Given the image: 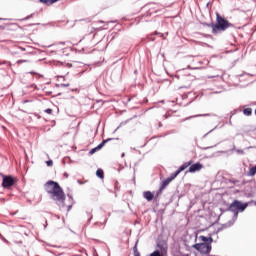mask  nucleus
<instances>
[{"label": "nucleus", "instance_id": "31", "mask_svg": "<svg viewBox=\"0 0 256 256\" xmlns=\"http://www.w3.org/2000/svg\"><path fill=\"white\" fill-rule=\"evenodd\" d=\"M68 209H71V205H70V206H68Z\"/></svg>", "mask_w": 256, "mask_h": 256}, {"label": "nucleus", "instance_id": "11", "mask_svg": "<svg viewBox=\"0 0 256 256\" xmlns=\"http://www.w3.org/2000/svg\"><path fill=\"white\" fill-rule=\"evenodd\" d=\"M199 239L200 241H203V243H208L210 245L213 243L212 237L200 236Z\"/></svg>", "mask_w": 256, "mask_h": 256}, {"label": "nucleus", "instance_id": "30", "mask_svg": "<svg viewBox=\"0 0 256 256\" xmlns=\"http://www.w3.org/2000/svg\"><path fill=\"white\" fill-rule=\"evenodd\" d=\"M122 157H125V153L122 154Z\"/></svg>", "mask_w": 256, "mask_h": 256}, {"label": "nucleus", "instance_id": "26", "mask_svg": "<svg viewBox=\"0 0 256 256\" xmlns=\"http://www.w3.org/2000/svg\"><path fill=\"white\" fill-rule=\"evenodd\" d=\"M247 149H256V147L255 146H250Z\"/></svg>", "mask_w": 256, "mask_h": 256}, {"label": "nucleus", "instance_id": "20", "mask_svg": "<svg viewBox=\"0 0 256 256\" xmlns=\"http://www.w3.org/2000/svg\"><path fill=\"white\" fill-rule=\"evenodd\" d=\"M45 113H47L48 115H51V113H53V110L51 108H48L45 110Z\"/></svg>", "mask_w": 256, "mask_h": 256}, {"label": "nucleus", "instance_id": "24", "mask_svg": "<svg viewBox=\"0 0 256 256\" xmlns=\"http://www.w3.org/2000/svg\"><path fill=\"white\" fill-rule=\"evenodd\" d=\"M134 256H141V253L139 251L134 252Z\"/></svg>", "mask_w": 256, "mask_h": 256}, {"label": "nucleus", "instance_id": "29", "mask_svg": "<svg viewBox=\"0 0 256 256\" xmlns=\"http://www.w3.org/2000/svg\"><path fill=\"white\" fill-rule=\"evenodd\" d=\"M203 116H204V115H201V114H200V115H197V116H194V117H203Z\"/></svg>", "mask_w": 256, "mask_h": 256}, {"label": "nucleus", "instance_id": "6", "mask_svg": "<svg viewBox=\"0 0 256 256\" xmlns=\"http://www.w3.org/2000/svg\"><path fill=\"white\" fill-rule=\"evenodd\" d=\"M15 185V178L13 176H3L2 187L4 189H10Z\"/></svg>", "mask_w": 256, "mask_h": 256}, {"label": "nucleus", "instance_id": "28", "mask_svg": "<svg viewBox=\"0 0 256 256\" xmlns=\"http://www.w3.org/2000/svg\"><path fill=\"white\" fill-rule=\"evenodd\" d=\"M237 153L243 154V150H237Z\"/></svg>", "mask_w": 256, "mask_h": 256}, {"label": "nucleus", "instance_id": "27", "mask_svg": "<svg viewBox=\"0 0 256 256\" xmlns=\"http://www.w3.org/2000/svg\"><path fill=\"white\" fill-rule=\"evenodd\" d=\"M0 238L3 239V241H7L1 234H0Z\"/></svg>", "mask_w": 256, "mask_h": 256}, {"label": "nucleus", "instance_id": "9", "mask_svg": "<svg viewBox=\"0 0 256 256\" xmlns=\"http://www.w3.org/2000/svg\"><path fill=\"white\" fill-rule=\"evenodd\" d=\"M143 197L148 201H153V197H155V195L151 191H146L143 193Z\"/></svg>", "mask_w": 256, "mask_h": 256}, {"label": "nucleus", "instance_id": "16", "mask_svg": "<svg viewBox=\"0 0 256 256\" xmlns=\"http://www.w3.org/2000/svg\"><path fill=\"white\" fill-rule=\"evenodd\" d=\"M97 151H99V150L97 149V147L92 148V149L90 150L89 154H90V155H94V153H97Z\"/></svg>", "mask_w": 256, "mask_h": 256}, {"label": "nucleus", "instance_id": "32", "mask_svg": "<svg viewBox=\"0 0 256 256\" xmlns=\"http://www.w3.org/2000/svg\"><path fill=\"white\" fill-rule=\"evenodd\" d=\"M70 197V199H73V197L72 196H69Z\"/></svg>", "mask_w": 256, "mask_h": 256}, {"label": "nucleus", "instance_id": "19", "mask_svg": "<svg viewBox=\"0 0 256 256\" xmlns=\"http://www.w3.org/2000/svg\"><path fill=\"white\" fill-rule=\"evenodd\" d=\"M87 215H88V217H90L88 219V222L91 223V219H93V214H91V212H87Z\"/></svg>", "mask_w": 256, "mask_h": 256}, {"label": "nucleus", "instance_id": "8", "mask_svg": "<svg viewBox=\"0 0 256 256\" xmlns=\"http://www.w3.org/2000/svg\"><path fill=\"white\" fill-rule=\"evenodd\" d=\"M192 161L189 162H185L182 166L179 167V169L176 171L178 174L181 173L182 171H185L187 169V167H190V165L192 164Z\"/></svg>", "mask_w": 256, "mask_h": 256}, {"label": "nucleus", "instance_id": "2", "mask_svg": "<svg viewBox=\"0 0 256 256\" xmlns=\"http://www.w3.org/2000/svg\"><path fill=\"white\" fill-rule=\"evenodd\" d=\"M216 24H209V27L212 28V33L215 35L218 31H227L229 27H233V24L229 23L225 18L221 17V15H216Z\"/></svg>", "mask_w": 256, "mask_h": 256}, {"label": "nucleus", "instance_id": "12", "mask_svg": "<svg viewBox=\"0 0 256 256\" xmlns=\"http://www.w3.org/2000/svg\"><path fill=\"white\" fill-rule=\"evenodd\" d=\"M171 181H173V180H171L170 178H167L166 180H164L160 187L159 193H161V191H163V189H165V187H167V185H169V183H171Z\"/></svg>", "mask_w": 256, "mask_h": 256}, {"label": "nucleus", "instance_id": "1", "mask_svg": "<svg viewBox=\"0 0 256 256\" xmlns=\"http://www.w3.org/2000/svg\"><path fill=\"white\" fill-rule=\"evenodd\" d=\"M45 189L56 203H65V192H63L59 183L50 180L45 184Z\"/></svg>", "mask_w": 256, "mask_h": 256}, {"label": "nucleus", "instance_id": "22", "mask_svg": "<svg viewBox=\"0 0 256 256\" xmlns=\"http://www.w3.org/2000/svg\"><path fill=\"white\" fill-rule=\"evenodd\" d=\"M31 17H33V14L27 16L26 18H24V21H29V19H31Z\"/></svg>", "mask_w": 256, "mask_h": 256}, {"label": "nucleus", "instance_id": "3", "mask_svg": "<svg viewBox=\"0 0 256 256\" xmlns=\"http://www.w3.org/2000/svg\"><path fill=\"white\" fill-rule=\"evenodd\" d=\"M247 209V204L242 203L239 200H235L232 204L229 206V211L231 213H234V220L232 222H229L228 224H224V227H231L233 223H235L237 217L239 216V211H244Z\"/></svg>", "mask_w": 256, "mask_h": 256}, {"label": "nucleus", "instance_id": "5", "mask_svg": "<svg viewBox=\"0 0 256 256\" xmlns=\"http://www.w3.org/2000/svg\"><path fill=\"white\" fill-rule=\"evenodd\" d=\"M157 250L159 251V253H161L162 255L167 256V251H169V245L167 244V241L165 240H160L157 242L156 244Z\"/></svg>", "mask_w": 256, "mask_h": 256}, {"label": "nucleus", "instance_id": "14", "mask_svg": "<svg viewBox=\"0 0 256 256\" xmlns=\"http://www.w3.org/2000/svg\"><path fill=\"white\" fill-rule=\"evenodd\" d=\"M243 114L246 115V117H250V115L253 114V109H251V108H245V109L243 110Z\"/></svg>", "mask_w": 256, "mask_h": 256}, {"label": "nucleus", "instance_id": "23", "mask_svg": "<svg viewBox=\"0 0 256 256\" xmlns=\"http://www.w3.org/2000/svg\"><path fill=\"white\" fill-rule=\"evenodd\" d=\"M17 63L21 65V63H27V60H18Z\"/></svg>", "mask_w": 256, "mask_h": 256}, {"label": "nucleus", "instance_id": "17", "mask_svg": "<svg viewBox=\"0 0 256 256\" xmlns=\"http://www.w3.org/2000/svg\"><path fill=\"white\" fill-rule=\"evenodd\" d=\"M177 175H179V173H177V171H176L175 173H173V174L171 175V177H168V178H170L171 181H173V179H175V178L177 177Z\"/></svg>", "mask_w": 256, "mask_h": 256}, {"label": "nucleus", "instance_id": "15", "mask_svg": "<svg viewBox=\"0 0 256 256\" xmlns=\"http://www.w3.org/2000/svg\"><path fill=\"white\" fill-rule=\"evenodd\" d=\"M96 175H97V177H99V179H103V177H104V172H103V170H102V169H98V170L96 171Z\"/></svg>", "mask_w": 256, "mask_h": 256}, {"label": "nucleus", "instance_id": "18", "mask_svg": "<svg viewBox=\"0 0 256 256\" xmlns=\"http://www.w3.org/2000/svg\"><path fill=\"white\" fill-rule=\"evenodd\" d=\"M46 165H47L48 167H53V160H48V161H46Z\"/></svg>", "mask_w": 256, "mask_h": 256}, {"label": "nucleus", "instance_id": "33", "mask_svg": "<svg viewBox=\"0 0 256 256\" xmlns=\"http://www.w3.org/2000/svg\"><path fill=\"white\" fill-rule=\"evenodd\" d=\"M254 105H256V102L254 103Z\"/></svg>", "mask_w": 256, "mask_h": 256}, {"label": "nucleus", "instance_id": "25", "mask_svg": "<svg viewBox=\"0 0 256 256\" xmlns=\"http://www.w3.org/2000/svg\"><path fill=\"white\" fill-rule=\"evenodd\" d=\"M133 251H134V253H135L136 251H139V250H137V243L135 244V246H134V248H133Z\"/></svg>", "mask_w": 256, "mask_h": 256}, {"label": "nucleus", "instance_id": "13", "mask_svg": "<svg viewBox=\"0 0 256 256\" xmlns=\"http://www.w3.org/2000/svg\"><path fill=\"white\" fill-rule=\"evenodd\" d=\"M59 0H40V3H44V5H53V3H57Z\"/></svg>", "mask_w": 256, "mask_h": 256}, {"label": "nucleus", "instance_id": "7", "mask_svg": "<svg viewBox=\"0 0 256 256\" xmlns=\"http://www.w3.org/2000/svg\"><path fill=\"white\" fill-rule=\"evenodd\" d=\"M203 169V164L200 162H197L195 164H190V167L188 169V173H197V171H201Z\"/></svg>", "mask_w": 256, "mask_h": 256}, {"label": "nucleus", "instance_id": "21", "mask_svg": "<svg viewBox=\"0 0 256 256\" xmlns=\"http://www.w3.org/2000/svg\"><path fill=\"white\" fill-rule=\"evenodd\" d=\"M57 87H69V84H58Z\"/></svg>", "mask_w": 256, "mask_h": 256}, {"label": "nucleus", "instance_id": "4", "mask_svg": "<svg viewBox=\"0 0 256 256\" xmlns=\"http://www.w3.org/2000/svg\"><path fill=\"white\" fill-rule=\"evenodd\" d=\"M193 247L196 249V251H199V253H202L203 255H209V253H211V244L209 243H198Z\"/></svg>", "mask_w": 256, "mask_h": 256}, {"label": "nucleus", "instance_id": "10", "mask_svg": "<svg viewBox=\"0 0 256 256\" xmlns=\"http://www.w3.org/2000/svg\"><path fill=\"white\" fill-rule=\"evenodd\" d=\"M109 141H113V138H108L106 140H103L97 147L96 149L100 151V149H103L105 147L106 143H109Z\"/></svg>", "mask_w": 256, "mask_h": 256}]
</instances>
